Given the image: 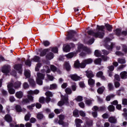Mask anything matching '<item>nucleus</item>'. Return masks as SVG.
I'll use <instances>...</instances> for the list:
<instances>
[{"label": "nucleus", "instance_id": "10", "mask_svg": "<svg viewBox=\"0 0 127 127\" xmlns=\"http://www.w3.org/2000/svg\"><path fill=\"white\" fill-rule=\"evenodd\" d=\"M22 64H18L14 65V69L18 71L19 74H21L22 73Z\"/></svg>", "mask_w": 127, "mask_h": 127}, {"label": "nucleus", "instance_id": "4", "mask_svg": "<svg viewBox=\"0 0 127 127\" xmlns=\"http://www.w3.org/2000/svg\"><path fill=\"white\" fill-rule=\"evenodd\" d=\"M44 77H45V74L41 73H37L36 82L38 85H42L43 84L42 80H44Z\"/></svg>", "mask_w": 127, "mask_h": 127}, {"label": "nucleus", "instance_id": "53", "mask_svg": "<svg viewBox=\"0 0 127 127\" xmlns=\"http://www.w3.org/2000/svg\"><path fill=\"white\" fill-rule=\"evenodd\" d=\"M40 67H41V64H38L35 67V71H39V68H40Z\"/></svg>", "mask_w": 127, "mask_h": 127}, {"label": "nucleus", "instance_id": "45", "mask_svg": "<svg viewBox=\"0 0 127 127\" xmlns=\"http://www.w3.org/2000/svg\"><path fill=\"white\" fill-rule=\"evenodd\" d=\"M43 44L44 46L47 47V46H49L50 45V42L48 41H45L43 42Z\"/></svg>", "mask_w": 127, "mask_h": 127}, {"label": "nucleus", "instance_id": "35", "mask_svg": "<svg viewBox=\"0 0 127 127\" xmlns=\"http://www.w3.org/2000/svg\"><path fill=\"white\" fill-rule=\"evenodd\" d=\"M39 102L41 104H44L46 102V99L44 97H41L39 98Z\"/></svg>", "mask_w": 127, "mask_h": 127}, {"label": "nucleus", "instance_id": "11", "mask_svg": "<svg viewBox=\"0 0 127 127\" xmlns=\"http://www.w3.org/2000/svg\"><path fill=\"white\" fill-rule=\"evenodd\" d=\"M69 77L73 81H78L81 79V77L77 76V74H70Z\"/></svg>", "mask_w": 127, "mask_h": 127}, {"label": "nucleus", "instance_id": "18", "mask_svg": "<svg viewBox=\"0 0 127 127\" xmlns=\"http://www.w3.org/2000/svg\"><path fill=\"white\" fill-rule=\"evenodd\" d=\"M47 59L49 60H51V59H53L54 58V54L53 53L50 52L46 56Z\"/></svg>", "mask_w": 127, "mask_h": 127}, {"label": "nucleus", "instance_id": "29", "mask_svg": "<svg viewBox=\"0 0 127 127\" xmlns=\"http://www.w3.org/2000/svg\"><path fill=\"white\" fill-rule=\"evenodd\" d=\"M30 117H31V114L30 113L27 114L24 117V120L26 122H28L30 120Z\"/></svg>", "mask_w": 127, "mask_h": 127}, {"label": "nucleus", "instance_id": "30", "mask_svg": "<svg viewBox=\"0 0 127 127\" xmlns=\"http://www.w3.org/2000/svg\"><path fill=\"white\" fill-rule=\"evenodd\" d=\"M24 75L26 78H29V77H30V70H25L24 72Z\"/></svg>", "mask_w": 127, "mask_h": 127}, {"label": "nucleus", "instance_id": "49", "mask_svg": "<svg viewBox=\"0 0 127 127\" xmlns=\"http://www.w3.org/2000/svg\"><path fill=\"white\" fill-rule=\"evenodd\" d=\"M65 67L66 68V71H70V69H71V66H70V64H69L68 63H65Z\"/></svg>", "mask_w": 127, "mask_h": 127}, {"label": "nucleus", "instance_id": "63", "mask_svg": "<svg viewBox=\"0 0 127 127\" xmlns=\"http://www.w3.org/2000/svg\"><path fill=\"white\" fill-rule=\"evenodd\" d=\"M121 29H117L115 32L117 35H120L121 34Z\"/></svg>", "mask_w": 127, "mask_h": 127}, {"label": "nucleus", "instance_id": "43", "mask_svg": "<svg viewBox=\"0 0 127 127\" xmlns=\"http://www.w3.org/2000/svg\"><path fill=\"white\" fill-rule=\"evenodd\" d=\"M108 110L109 112H114V111H115V106L113 105H110L108 107Z\"/></svg>", "mask_w": 127, "mask_h": 127}, {"label": "nucleus", "instance_id": "51", "mask_svg": "<svg viewBox=\"0 0 127 127\" xmlns=\"http://www.w3.org/2000/svg\"><path fill=\"white\" fill-rule=\"evenodd\" d=\"M101 62H102V60L101 59H97L94 61L95 64H100Z\"/></svg>", "mask_w": 127, "mask_h": 127}, {"label": "nucleus", "instance_id": "42", "mask_svg": "<svg viewBox=\"0 0 127 127\" xmlns=\"http://www.w3.org/2000/svg\"><path fill=\"white\" fill-rule=\"evenodd\" d=\"M94 54L96 57H100L101 56V52L98 50H95Z\"/></svg>", "mask_w": 127, "mask_h": 127}, {"label": "nucleus", "instance_id": "21", "mask_svg": "<svg viewBox=\"0 0 127 127\" xmlns=\"http://www.w3.org/2000/svg\"><path fill=\"white\" fill-rule=\"evenodd\" d=\"M120 76L122 79H127V72L126 71H123L121 73Z\"/></svg>", "mask_w": 127, "mask_h": 127}, {"label": "nucleus", "instance_id": "25", "mask_svg": "<svg viewBox=\"0 0 127 127\" xmlns=\"http://www.w3.org/2000/svg\"><path fill=\"white\" fill-rule=\"evenodd\" d=\"M105 87L104 86L99 87L97 90V93H98V94H103L104 91H105Z\"/></svg>", "mask_w": 127, "mask_h": 127}, {"label": "nucleus", "instance_id": "33", "mask_svg": "<svg viewBox=\"0 0 127 127\" xmlns=\"http://www.w3.org/2000/svg\"><path fill=\"white\" fill-rule=\"evenodd\" d=\"M70 50H71V48L69 45H66L65 46L64 48V52H70Z\"/></svg>", "mask_w": 127, "mask_h": 127}, {"label": "nucleus", "instance_id": "27", "mask_svg": "<svg viewBox=\"0 0 127 127\" xmlns=\"http://www.w3.org/2000/svg\"><path fill=\"white\" fill-rule=\"evenodd\" d=\"M59 107H62L64 105V97L61 96V100L58 103Z\"/></svg>", "mask_w": 127, "mask_h": 127}, {"label": "nucleus", "instance_id": "3", "mask_svg": "<svg viewBox=\"0 0 127 127\" xmlns=\"http://www.w3.org/2000/svg\"><path fill=\"white\" fill-rule=\"evenodd\" d=\"M27 98L30 100L31 101H33V97L31 96V95H38V94H39V90H35L34 91L30 90L27 91Z\"/></svg>", "mask_w": 127, "mask_h": 127}, {"label": "nucleus", "instance_id": "14", "mask_svg": "<svg viewBox=\"0 0 127 127\" xmlns=\"http://www.w3.org/2000/svg\"><path fill=\"white\" fill-rule=\"evenodd\" d=\"M86 76L87 77V78H92L94 77V76H95V75H94V73H93V72L91 71V70H87L86 71Z\"/></svg>", "mask_w": 127, "mask_h": 127}, {"label": "nucleus", "instance_id": "6", "mask_svg": "<svg viewBox=\"0 0 127 127\" xmlns=\"http://www.w3.org/2000/svg\"><path fill=\"white\" fill-rule=\"evenodd\" d=\"M91 63H93V60L92 59L84 60L81 63L80 67L81 68H85L86 67V65L87 64H91Z\"/></svg>", "mask_w": 127, "mask_h": 127}, {"label": "nucleus", "instance_id": "44", "mask_svg": "<svg viewBox=\"0 0 127 127\" xmlns=\"http://www.w3.org/2000/svg\"><path fill=\"white\" fill-rule=\"evenodd\" d=\"M40 59V58L38 56H35L33 59H32L33 61H34V62H39V60Z\"/></svg>", "mask_w": 127, "mask_h": 127}, {"label": "nucleus", "instance_id": "20", "mask_svg": "<svg viewBox=\"0 0 127 127\" xmlns=\"http://www.w3.org/2000/svg\"><path fill=\"white\" fill-rule=\"evenodd\" d=\"M15 96L18 99H21L23 96V93L21 91H18L16 93Z\"/></svg>", "mask_w": 127, "mask_h": 127}, {"label": "nucleus", "instance_id": "1", "mask_svg": "<svg viewBox=\"0 0 127 127\" xmlns=\"http://www.w3.org/2000/svg\"><path fill=\"white\" fill-rule=\"evenodd\" d=\"M97 29L98 30H100V31H102V32L99 31L97 33H95L92 30L88 31L87 32L88 34L89 35H92L93 36H94V37L96 38H103L105 35V33L104 32V30L105 29V26H99L97 25Z\"/></svg>", "mask_w": 127, "mask_h": 127}, {"label": "nucleus", "instance_id": "8", "mask_svg": "<svg viewBox=\"0 0 127 127\" xmlns=\"http://www.w3.org/2000/svg\"><path fill=\"white\" fill-rule=\"evenodd\" d=\"M45 95L47 96L46 98V103L48 104V103L51 101V98H52V97H53V93L49 91H48L45 93Z\"/></svg>", "mask_w": 127, "mask_h": 127}, {"label": "nucleus", "instance_id": "16", "mask_svg": "<svg viewBox=\"0 0 127 127\" xmlns=\"http://www.w3.org/2000/svg\"><path fill=\"white\" fill-rule=\"evenodd\" d=\"M64 115H60L59 116V125H62L63 126L64 124Z\"/></svg>", "mask_w": 127, "mask_h": 127}, {"label": "nucleus", "instance_id": "5", "mask_svg": "<svg viewBox=\"0 0 127 127\" xmlns=\"http://www.w3.org/2000/svg\"><path fill=\"white\" fill-rule=\"evenodd\" d=\"M65 92L66 93V94L64 95V104H65V105H67L68 104V95H70L71 94L72 90H71V88H67L65 90Z\"/></svg>", "mask_w": 127, "mask_h": 127}, {"label": "nucleus", "instance_id": "40", "mask_svg": "<svg viewBox=\"0 0 127 127\" xmlns=\"http://www.w3.org/2000/svg\"><path fill=\"white\" fill-rule=\"evenodd\" d=\"M10 127H24V125L20 124V126L18 125H16L14 126V125H13V124H10Z\"/></svg>", "mask_w": 127, "mask_h": 127}, {"label": "nucleus", "instance_id": "36", "mask_svg": "<svg viewBox=\"0 0 127 127\" xmlns=\"http://www.w3.org/2000/svg\"><path fill=\"white\" fill-rule=\"evenodd\" d=\"M75 100L76 102H82L83 101V97L78 96L75 98Z\"/></svg>", "mask_w": 127, "mask_h": 127}, {"label": "nucleus", "instance_id": "55", "mask_svg": "<svg viewBox=\"0 0 127 127\" xmlns=\"http://www.w3.org/2000/svg\"><path fill=\"white\" fill-rule=\"evenodd\" d=\"M25 64L26 65H27V66H30L31 65V61H30V60H27L25 62Z\"/></svg>", "mask_w": 127, "mask_h": 127}, {"label": "nucleus", "instance_id": "2", "mask_svg": "<svg viewBox=\"0 0 127 127\" xmlns=\"http://www.w3.org/2000/svg\"><path fill=\"white\" fill-rule=\"evenodd\" d=\"M78 52H81L80 56H82L83 57L84 56H86V54H90V53H91L92 51H91V49L86 47H84L83 45H80L78 46Z\"/></svg>", "mask_w": 127, "mask_h": 127}, {"label": "nucleus", "instance_id": "48", "mask_svg": "<svg viewBox=\"0 0 127 127\" xmlns=\"http://www.w3.org/2000/svg\"><path fill=\"white\" fill-rule=\"evenodd\" d=\"M37 118L39 120H42V119H43V114L41 113H39L37 115Z\"/></svg>", "mask_w": 127, "mask_h": 127}, {"label": "nucleus", "instance_id": "47", "mask_svg": "<svg viewBox=\"0 0 127 127\" xmlns=\"http://www.w3.org/2000/svg\"><path fill=\"white\" fill-rule=\"evenodd\" d=\"M16 111L18 112H22V109H21V107L19 105H16L15 107Z\"/></svg>", "mask_w": 127, "mask_h": 127}, {"label": "nucleus", "instance_id": "54", "mask_svg": "<svg viewBox=\"0 0 127 127\" xmlns=\"http://www.w3.org/2000/svg\"><path fill=\"white\" fill-rule=\"evenodd\" d=\"M1 92L3 96L7 95V91H5L4 89H1Z\"/></svg>", "mask_w": 127, "mask_h": 127}, {"label": "nucleus", "instance_id": "37", "mask_svg": "<svg viewBox=\"0 0 127 127\" xmlns=\"http://www.w3.org/2000/svg\"><path fill=\"white\" fill-rule=\"evenodd\" d=\"M93 125V121L92 120H88L86 122L87 127H91Z\"/></svg>", "mask_w": 127, "mask_h": 127}, {"label": "nucleus", "instance_id": "22", "mask_svg": "<svg viewBox=\"0 0 127 127\" xmlns=\"http://www.w3.org/2000/svg\"><path fill=\"white\" fill-rule=\"evenodd\" d=\"M88 83L89 86L92 87V86L95 85V80L93 79L92 78H89L88 79Z\"/></svg>", "mask_w": 127, "mask_h": 127}, {"label": "nucleus", "instance_id": "9", "mask_svg": "<svg viewBox=\"0 0 127 127\" xmlns=\"http://www.w3.org/2000/svg\"><path fill=\"white\" fill-rule=\"evenodd\" d=\"M10 70V66L8 65H4L1 69L2 73H4V74H5V75H7V73H9Z\"/></svg>", "mask_w": 127, "mask_h": 127}, {"label": "nucleus", "instance_id": "13", "mask_svg": "<svg viewBox=\"0 0 127 127\" xmlns=\"http://www.w3.org/2000/svg\"><path fill=\"white\" fill-rule=\"evenodd\" d=\"M105 111L106 110V108L105 107H101L100 108H98V106H95L92 108V110L94 112H97V111Z\"/></svg>", "mask_w": 127, "mask_h": 127}, {"label": "nucleus", "instance_id": "19", "mask_svg": "<svg viewBox=\"0 0 127 127\" xmlns=\"http://www.w3.org/2000/svg\"><path fill=\"white\" fill-rule=\"evenodd\" d=\"M49 52V49H44L40 53V56H41L42 57H43V56H45L46 55V54L47 53Z\"/></svg>", "mask_w": 127, "mask_h": 127}, {"label": "nucleus", "instance_id": "32", "mask_svg": "<svg viewBox=\"0 0 127 127\" xmlns=\"http://www.w3.org/2000/svg\"><path fill=\"white\" fill-rule=\"evenodd\" d=\"M74 67H75V68H81V64H80L79 61H76L74 63Z\"/></svg>", "mask_w": 127, "mask_h": 127}, {"label": "nucleus", "instance_id": "23", "mask_svg": "<svg viewBox=\"0 0 127 127\" xmlns=\"http://www.w3.org/2000/svg\"><path fill=\"white\" fill-rule=\"evenodd\" d=\"M108 121L112 124H115V123H117V119H116V117H110L109 118Z\"/></svg>", "mask_w": 127, "mask_h": 127}, {"label": "nucleus", "instance_id": "7", "mask_svg": "<svg viewBox=\"0 0 127 127\" xmlns=\"http://www.w3.org/2000/svg\"><path fill=\"white\" fill-rule=\"evenodd\" d=\"M13 86V80H11L10 83H8L7 88L9 94L11 95H13L15 93V90L12 88Z\"/></svg>", "mask_w": 127, "mask_h": 127}, {"label": "nucleus", "instance_id": "41", "mask_svg": "<svg viewBox=\"0 0 127 127\" xmlns=\"http://www.w3.org/2000/svg\"><path fill=\"white\" fill-rule=\"evenodd\" d=\"M93 101V100L92 99H87L85 101V103L86 104V105H87V106H90V105H91Z\"/></svg>", "mask_w": 127, "mask_h": 127}, {"label": "nucleus", "instance_id": "64", "mask_svg": "<svg viewBox=\"0 0 127 127\" xmlns=\"http://www.w3.org/2000/svg\"><path fill=\"white\" fill-rule=\"evenodd\" d=\"M25 127H32V124L31 123L28 122L25 124Z\"/></svg>", "mask_w": 127, "mask_h": 127}, {"label": "nucleus", "instance_id": "46", "mask_svg": "<svg viewBox=\"0 0 127 127\" xmlns=\"http://www.w3.org/2000/svg\"><path fill=\"white\" fill-rule=\"evenodd\" d=\"M114 97H115L114 94H111L110 95L107 96L106 101H111V99L114 98Z\"/></svg>", "mask_w": 127, "mask_h": 127}, {"label": "nucleus", "instance_id": "62", "mask_svg": "<svg viewBox=\"0 0 127 127\" xmlns=\"http://www.w3.org/2000/svg\"><path fill=\"white\" fill-rule=\"evenodd\" d=\"M72 90L76 91V83H73L71 86Z\"/></svg>", "mask_w": 127, "mask_h": 127}, {"label": "nucleus", "instance_id": "31", "mask_svg": "<svg viewBox=\"0 0 127 127\" xmlns=\"http://www.w3.org/2000/svg\"><path fill=\"white\" fill-rule=\"evenodd\" d=\"M29 101L30 100H29L28 98H23L22 101V105H25L26 104H28L29 103Z\"/></svg>", "mask_w": 127, "mask_h": 127}, {"label": "nucleus", "instance_id": "39", "mask_svg": "<svg viewBox=\"0 0 127 127\" xmlns=\"http://www.w3.org/2000/svg\"><path fill=\"white\" fill-rule=\"evenodd\" d=\"M52 52L54 53H58V48L56 47H53L52 48Z\"/></svg>", "mask_w": 127, "mask_h": 127}, {"label": "nucleus", "instance_id": "52", "mask_svg": "<svg viewBox=\"0 0 127 127\" xmlns=\"http://www.w3.org/2000/svg\"><path fill=\"white\" fill-rule=\"evenodd\" d=\"M105 26L106 27L107 30H108L109 31H112V26L107 24L105 25Z\"/></svg>", "mask_w": 127, "mask_h": 127}, {"label": "nucleus", "instance_id": "56", "mask_svg": "<svg viewBox=\"0 0 127 127\" xmlns=\"http://www.w3.org/2000/svg\"><path fill=\"white\" fill-rule=\"evenodd\" d=\"M51 69L52 71H53V72H55L57 70V68L54 65H51Z\"/></svg>", "mask_w": 127, "mask_h": 127}, {"label": "nucleus", "instance_id": "57", "mask_svg": "<svg viewBox=\"0 0 127 127\" xmlns=\"http://www.w3.org/2000/svg\"><path fill=\"white\" fill-rule=\"evenodd\" d=\"M23 87L24 89H27L28 88H29V85H28V83H27V82H24L23 84Z\"/></svg>", "mask_w": 127, "mask_h": 127}, {"label": "nucleus", "instance_id": "17", "mask_svg": "<svg viewBox=\"0 0 127 127\" xmlns=\"http://www.w3.org/2000/svg\"><path fill=\"white\" fill-rule=\"evenodd\" d=\"M21 86V82L20 81H16L14 85L13 84V87L15 88V89H18V88L20 87Z\"/></svg>", "mask_w": 127, "mask_h": 127}, {"label": "nucleus", "instance_id": "50", "mask_svg": "<svg viewBox=\"0 0 127 127\" xmlns=\"http://www.w3.org/2000/svg\"><path fill=\"white\" fill-rule=\"evenodd\" d=\"M57 88V84H53L50 85V89L51 90H54V89Z\"/></svg>", "mask_w": 127, "mask_h": 127}, {"label": "nucleus", "instance_id": "60", "mask_svg": "<svg viewBox=\"0 0 127 127\" xmlns=\"http://www.w3.org/2000/svg\"><path fill=\"white\" fill-rule=\"evenodd\" d=\"M108 86L109 90H110V91H111V90H113L114 89V86H113V84H112V83H109Z\"/></svg>", "mask_w": 127, "mask_h": 127}, {"label": "nucleus", "instance_id": "58", "mask_svg": "<svg viewBox=\"0 0 127 127\" xmlns=\"http://www.w3.org/2000/svg\"><path fill=\"white\" fill-rule=\"evenodd\" d=\"M79 115L81 117H85L86 116V113L83 111H79Z\"/></svg>", "mask_w": 127, "mask_h": 127}, {"label": "nucleus", "instance_id": "28", "mask_svg": "<svg viewBox=\"0 0 127 127\" xmlns=\"http://www.w3.org/2000/svg\"><path fill=\"white\" fill-rule=\"evenodd\" d=\"M28 81L30 83L31 86H32V87H35V81H34V80H33V79L30 78L29 79Z\"/></svg>", "mask_w": 127, "mask_h": 127}, {"label": "nucleus", "instance_id": "26", "mask_svg": "<svg viewBox=\"0 0 127 127\" xmlns=\"http://www.w3.org/2000/svg\"><path fill=\"white\" fill-rule=\"evenodd\" d=\"M97 77H99V78H101L103 80H105V76H103V72L99 71L96 74Z\"/></svg>", "mask_w": 127, "mask_h": 127}, {"label": "nucleus", "instance_id": "61", "mask_svg": "<svg viewBox=\"0 0 127 127\" xmlns=\"http://www.w3.org/2000/svg\"><path fill=\"white\" fill-rule=\"evenodd\" d=\"M34 107H35V104H32L31 105L28 106L27 108L29 109V110H33Z\"/></svg>", "mask_w": 127, "mask_h": 127}, {"label": "nucleus", "instance_id": "15", "mask_svg": "<svg viewBox=\"0 0 127 127\" xmlns=\"http://www.w3.org/2000/svg\"><path fill=\"white\" fill-rule=\"evenodd\" d=\"M75 122V125L77 127H81V124H83V121L80 119H76Z\"/></svg>", "mask_w": 127, "mask_h": 127}, {"label": "nucleus", "instance_id": "24", "mask_svg": "<svg viewBox=\"0 0 127 127\" xmlns=\"http://www.w3.org/2000/svg\"><path fill=\"white\" fill-rule=\"evenodd\" d=\"M76 53H70L67 55H65V57L67 59H70V58H72L74 55H76Z\"/></svg>", "mask_w": 127, "mask_h": 127}, {"label": "nucleus", "instance_id": "38", "mask_svg": "<svg viewBox=\"0 0 127 127\" xmlns=\"http://www.w3.org/2000/svg\"><path fill=\"white\" fill-rule=\"evenodd\" d=\"M118 62L120 64H125L126 63V60L125 59H119Z\"/></svg>", "mask_w": 127, "mask_h": 127}, {"label": "nucleus", "instance_id": "59", "mask_svg": "<svg viewBox=\"0 0 127 127\" xmlns=\"http://www.w3.org/2000/svg\"><path fill=\"white\" fill-rule=\"evenodd\" d=\"M78 106H79L80 108H82V109H84L85 108V104H84L83 102L78 103Z\"/></svg>", "mask_w": 127, "mask_h": 127}, {"label": "nucleus", "instance_id": "12", "mask_svg": "<svg viewBox=\"0 0 127 127\" xmlns=\"http://www.w3.org/2000/svg\"><path fill=\"white\" fill-rule=\"evenodd\" d=\"M4 120L7 123H11V122H12V118L9 114H7L5 116Z\"/></svg>", "mask_w": 127, "mask_h": 127}, {"label": "nucleus", "instance_id": "34", "mask_svg": "<svg viewBox=\"0 0 127 127\" xmlns=\"http://www.w3.org/2000/svg\"><path fill=\"white\" fill-rule=\"evenodd\" d=\"M73 115L74 117H75L76 118H78L80 116L79 115V111L77 110H75L73 111Z\"/></svg>", "mask_w": 127, "mask_h": 127}]
</instances>
